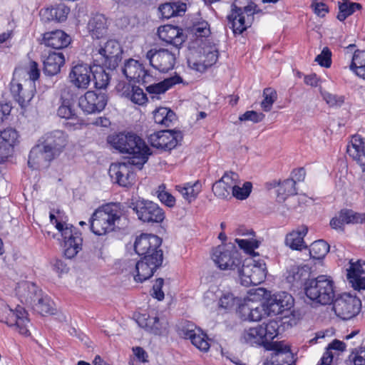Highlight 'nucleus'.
Returning <instances> with one entry per match:
<instances>
[{
	"mask_svg": "<svg viewBox=\"0 0 365 365\" xmlns=\"http://www.w3.org/2000/svg\"><path fill=\"white\" fill-rule=\"evenodd\" d=\"M109 143L121 153L130 156L132 164L140 168L147 162L150 155V148L138 135L120 133L108 138Z\"/></svg>",
	"mask_w": 365,
	"mask_h": 365,
	"instance_id": "1",
	"label": "nucleus"
},
{
	"mask_svg": "<svg viewBox=\"0 0 365 365\" xmlns=\"http://www.w3.org/2000/svg\"><path fill=\"white\" fill-rule=\"evenodd\" d=\"M133 210L135 212L140 220L144 222H163L165 213L157 203L152 201L139 200L133 203Z\"/></svg>",
	"mask_w": 365,
	"mask_h": 365,
	"instance_id": "14",
	"label": "nucleus"
},
{
	"mask_svg": "<svg viewBox=\"0 0 365 365\" xmlns=\"http://www.w3.org/2000/svg\"><path fill=\"white\" fill-rule=\"evenodd\" d=\"M121 217L117 204H107L98 208L91 218V230L96 235H104L113 232Z\"/></svg>",
	"mask_w": 365,
	"mask_h": 365,
	"instance_id": "4",
	"label": "nucleus"
},
{
	"mask_svg": "<svg viewBox=\"0 0 365 365\" xmlns=\"http://www.w3.org/2000/svg\"><path fill=\"white\" fill-rule=\"evenodd\" d=\"M126 268L134 277L135 282H143L150 278L162 263L160 254L155 253L153 257L141 258L139 261L130 260Z\"/></svg>",
	"mask_w": 365,
	"mask_h": 365,
	"instance_id": "9",
	"label": "nucleus"
},
{
	"mask_svg": "<svg viewBox=\"0 0 365 365\" xmlns=\"http://www.w3.org/2000/svg\"><path fill=\"white\" fill-rule=\"evenodd\" d=\"M98 70L93 71L92 76L94 81L95 87L98 89H104L110 81V76L106 73L102 66H99Z\"/></svg>",
	"mask_w": 365,
	"mask_h": 365,
	"instance_id": "52",
	"label": "nucleus"
},
{
	"mask_svg": "<svg viewBox=\"0 0 365 365\" xmlns=\"http://www.w3.org/2000/svg\"><path fill=\"white\" fill-rule=\"evenodd\" d=\"M240 299L235 297L234 294L230 292H222L219 302V308L226 311L231 310L235 307L236 305L239 304Z\"/></svg>",
	"mask_w": 365,
	"mask_h": 365,
	"instance_id": "50",
	"label": "nucleus"
},
{
	"mask_svg": "<svg viewBox=\"0 0 365 365\" xmlns=\"http://www.w3.org/2000/svg\"><path fill=\"white\" fill-rule=\"evenodd\" d=\"M158 34L160 39L178 49L185 40L182 30L172 25H164L159 27Z\"/></svg>",
	"mask_w": 365,
	"mask_h": 365,
	"instance_id": "26",
	"label": "nucleus"
},
{
	"mask_svg": "<svg viewBox=\"0 0 365 365\" xmlns=\"http://www.w3.org/2000/svg\"><path fill=\"white\" fill-rule=\"evenodd\" d=\"M308 227L301 225L288 233L285 237V245L292 250H302L307 247L304 238L307 235Z\"/></svg>",
	"mask_w": 365,
	"mask_h": 365,
	"instance_id": "37",
	"label": "nucleus"
},
{
	"mask_svg": "<svg viewBox=\"0 0 365 365\" xmlns=\"http://www.w3.org/2000/svg\"><path fill=\"white\" fill-rule=\"evenodd\" d=\"M65 63V57L62 53L51 52L43 61V73L47 76L58 74Z\"/></svg>",
	"mask_w": 365,
	"mask_h": 365,
	"instance_id": "38",
	"label": "nucleus"
},
{
	"mask_svg": "<svg viewBox=\"0 0 365 365\" xmlns=\"http://www.w3.org/2000/svg\"><path fill=\"white\" fill-rule=\"evenodd\" d=\"M321 95L326 103L331 108L341 107L345 101V98L342 95H337L326 91H322Z\"/></svg>",
	"mask_w": 365,
	"mask_h": 365,
	"instance_id": "58",
	"label": "nucleus"
},
{
	"mask_svg": "<svg viewBox=\"0 0 365 365\" xmlns=\"http://www.w3.org/2000/svg\"><path fill=\"white\" fill-rule=\"evenodd\" d=\"M50 222L61 234L63 240L64 255L72 259L82 249L83 239L81 233L71 224L62 221L53 214H50Z\"/></svg>",
	"mask_w": 365,
	"mask_h": 365,
	"instance_id": "5",
	"label": "nucleus"
},
{
	"mask_svg": "<svg viewBox=\"0 0 365 365\" xmlns=\"http://www.w3.org/2000/svg\"><path fill=\"white\" fill-rule=\"evenodd\" d=\"M132 160L128 163H112L109 168L110 178L120 186L128 187L134 183L135 174L133 172Z\"/></svg>",
	"mask_w": 365,
	"mask_h": 365,
	"instance_id": "16",
	"label": "nucleus"
},
{
	"mask_svg": "<svg viewBox=\"0 0 365 365\" xmlns=\"http://www.w3.org/2000/svg\"><path fill=\"white\" fill-rule=\"evenodd\" d=\"M262 11L250 0H235L227 15L228 26L235 34H242L250 28L255 16L262 14Z\"/></svg>",
	"mask_w": 365,
	"mask_h": 365,
	"instance_id": "3",
	"label": "nucleus"
},
{
	"mask_svg": "<svg viewBox=\"0 0 365 365\" xmlns=\"http://www.w3.org/2000/svg\"><path fill=\"white\" fill-rule=\"evenodd\" d=\"M262 329V336L266 343V349L269 344H272V340L278 334V323L274 320H271L267 324L259 325Z\"/></svg>",
	"mask_w": 365,
	"mask_h": 365,
	"instance_id": "47",
	"label": "nucleus"
},
{
	"mask_svg": "<svg viewBox=\"0 0 365 365\" xmlns=\"http://www.w3.org/2000/svg\"><path fill=\"white\" fill-rule=\"evenodd\" d=\"M40 292L36 284L28 281L20 282L16 287V295L21 302L28 304L36 302V297Z\"/></svg>",
	"mask_w": 365,
	"mask_h": 365,
	"instance_id": "33",
	"label": "nucleus"
},
{
	"mask_svg": "<svg viewBox=\"0 0 365 365\" xmlns=\"http://www.w3.org/2000/svg\"><path fill=\"white\" fill-rule=\"evenodd\" d=\"M36 299V302H34L31 305L34 307L37 312L41 314H53L52 302L48 298L42 297L41 291Z\"/></svg>",
	"mask_w": 365,
	"mask_h": 365,
	"instance_id": "51",
	"label": "nucleus"
},
{
	"mask_svg": "<svg viewBox=\"0 0 365 365\" xmlns=\"http://www.w3.org/2000/svg\"><path fill=\"white\" fill-rule=\"evenodd\" d=\"M218 58V51L215 46H210L203 48L202 54L199 56V59L195 55L187 58L188 66L196 71L202 73L208 67L214 65Z\"/></svg>",
	"mask_w": 365,
	"mask_h": 365,
	"instance_id": "21",
	"label": "nucleus"
},
{
	"mask_svg": "<svg viewBox=\"0 0 365 365\" xmlns=\"http://www.w3.org/2000/svg\"><path fill=\"white\" fill-rule=\"evenodd\" d=\"M350 69L357 76L365 80V51L357 50L354 52Z\"/></svg>",
	"mask_w": 365,
	"mask_h": 365,
	"instance_id": "45",
	"label": "nucleus"
},
{
	"mask_svg": "<svg viewBox=\"0 0 365 365\" xmlns=\"http://www.w3.org/2000/svg\"><path fill=\"white\" fill-rule=\"evenodd\" d=\"M362 6L359 3H352L348 1L339 3V11L336 18L340 21H344L348 16L353 14L356 11L360 10Z\"/></svg>",
	"mask_w": 365,
	"mask_h": 365,
	"instance_id": "49",
	"label": "nucleus"
},
{
	"mask_svg": "<svg viewBox=\"0 0 365 365\" xmlns=\"http://www.w3.org/2000/svg\"><path fill=\"white\" fill-rule=\"evenodd\" d=\"M138 324L147 331L155 335H162L167 331V322L155 315L140 314L136 317Z\"/></svg>",
	"mask_w": 365,
	"mask_h": 365,
	"instance_id": "24",
	"label": "nucleus"
},
{
	"mask_svg": "<svg viewBox=\"0 0 365 365\" xmlns=\"http://www.w3.org/2000/svg\"><path fill=\"white\" fill-rule=\"evenodd\" d=\"M68 143V135L60 130H56L46 133L43 136L42 148L36 146L30 151L28 164L36 169L40 163L38 155L46 161H51L58 157Z\"/></svg>",
	"mask_w": 365,
	"mask_h": 365,
	"instance_id": "2",
	"label": "nucleus"
},
{
	"mask_svg": "<svg viewBox=\"0 0 365 365\" xmlns=\"http://www.w3.org/2000/svg\"><path fill=\"white\" fill-rule=\"evenodd\" d=\"M348 155L365 171V140L359 135H354L347 145Z\"/></svg>",
	"mask_w": 365,
	"mask_h": 365,
	"instance_id": "29",
	"label": "nucleus"
},
{
	"mask_svg": "<svg viewBox=\"0 0 365 365\" xmlns=\"http://www.w3.org/2000/svg\"><path fill=\"white\" fill-rule=\"evenodd\" d=\"M304 290L309 299L324 305L331 304L335 297L334 282L326 275L310 279Z\"/></svg>",
	"mask_w": 365,
	"mask_h": 365,
	"instance_id": "6",
	"label": "nucleus"
},
{
	"mask_svg": "<svg viewBox=\"0 0 365 365\" xmlns=\"http://www.w3.org/2000/svg\"><path fill=\"white\" fill-rule=\"evenodd\" d=\"M237 272L242 285L245 287L260 284L264 281L267 272L264 260L252 258L246 259Z\"/></svg>",
	"mask_w": 365,
	"mask_h": 365,
	"instance_id": "7",
	"label": "nucleus"
},
{
	"mask_svg": "<svg viewBox=\"0 0 365 365\" xmlns=\"http://www.w3.org/2000/svg\"><path fill=\"white\" fill-rule=\"evenodd\" d=\"M264 304L267 309V315H277L292 307L293 298L287 292H281L272 295L264 302Z\"/></svg>",
	"mask_w": 365,
	"mask_h": 365,
	"instance_id": "22",
	"label": "nucleus"
},
{
	"mask_svg": "<svg viewBox=\"0 0 365 365\" xmlns=\"http://www.w3.org/2000/svg\"><path fill=\"white\" fill-rule=\"evenodd\" d=\"M162 240L157 235L152 234H142L136 237L134 243L135 252L138 254H148V250H155L160 247Z\"/></svg>",
	"mask_w": 365,
	"mask_h": 365,
	"instance_id": "31",
	"label": "nucleus"
},
{
	"mask_svg": "<svg viewBox=\"0 0 365 365\" xmlns=\"http://www.w3.org/2000/svg\"><path fill=\"white\" fill-rule=\"evenodd\" d=\"M189 0H175L165 3L159 7L162 18L170 19L175 16H181L186 10L187 2Z\"/></svg>",
	"mask_w": 365,
	"mask_h": 365,
	"instance_id": "39",
	"label": "nucleus"
},
{
	"mask_svg": "<svg viewBox=\"0 0 365 365\" xmlns=\"http://www.w3.org/2000/svg\"><path fill=\"white\" fill-rule=\"evenodd\" d=\"M263 98L261 107L264 111L269 112L277 99V91L272 88H266L263 91Z\"/></svg>",
	"mask_w": 365,
	"mask_h": 365,
	"instance_id": "54",
	"label": "nucleus"
},
{
	"mask_svg": "<svg viewBox=\"0 0 365 365\" xmlns=\"http://www.w3.org/2000/svg\"><path fill=\"white\" fill-rule=\"evenodd\" d=\"M349 264V268L347 269L348 281L355 290L365 289V277L362 276L365 273V262L361 260L354 262L351 260Z\"/></svg>",
	"mask_w": 365,
	"mask_h": 365,
	"instance_id": "28",
	"label": "nucleus"
},
{
	"mask_svg": "<svg viewBox=\"0 0 365 365\" xmlns=\"http://www.w3.org/2000/svg\"><path fill=\"white\" fill-rule=\"evenodd\" d=\"M238 312L242 320L252 322L260 321L262 317L267 315V309L264 303L246 302L239 306Z\"/></svg>",
	"mask_w": 365,
	"mask_h": 365,
	"instance_id": "27",
	"label": "nucleus"
},
{
	"mask_svg": "<svg viewBox=\"0 0 365 365\" xmlns=\"http://www.w3.org/2000/svg\"><path fill=\"white\" fill-rule=\"evenodd\" d=\"M329 251V245L323 240H319L312 243L309 249L310 257L313 259H321L324 258Z\"/></svg>",
	"mask_w": 365,
	"mask_h": 365,
	"instance_id": "48",
	"label": "nucleus"
},
{
	"mask_svg": "<svg viewBox=\"0 0 365 365\" xmlns=\"http://www.w3.org/2000/svg\"><path fill=\"white\" fill-rule=\"evenodd\" d=\"M237 175L235 173H225L222 178L212 186L215 196L220 198H227L232 194V187Z\"/></svg>",
	"mask_w": 365,
	"mask_h": 365,
	"instance_id": "32",
	"label": "nucleus"
},
{
	"mask_svg": "<svg viewBox=\"0 0 365 365\" xmlns=\"http://www.w3.org/2000/svg\"><path fill=\"white\" fill-rule=\"evenodd\" d=\"M138 324L147 331L155 335H162L167 331V322L155 315L140 314L136 317Z\"/></svg>",
	"mask_w": 365,
	"mask_h": 365,
	"instance_id": "25",
	"label": "nucleus"
},
{
	"mask_svg": "<svg viewBox=\"0 0 365 365\" xmlns=\"http://www.w3.org/2000/svg\"><path fill=\"white\" fill-rule=\"evenodd\" d=\"M93 71L87 64L79 63L72 67L69 75V81L78 89H86L89 86Z\"/></svg>",
	"mask_w": 365,
	"mask_h": 365,
	"instance_id": "23",
	"label": "nucleus"
},
{
	"mask_svg": "<svg viewBox=\"0 0 365 365\" xmlns=\"http://www.w3.org/2000/svg\"><path fill=\"white\" fill-rule=\"evenodd\" d=\"M11 91L21 108L26 107L34 97V91H25L21 83L12 81Z\"/></svg>",
	"mask_w": 365,
	"mask_h": 365,
	"instance_id": "42",
	"label": "nucleus"
},
{
	"mask_svg": "<svg viewBox=\"0 0 365 365\" xmlns=\"http://www.w3.org/2000/svg\"><path fill=\"white\" fill-rule=\"evenodd\" d=\"M181 139L182 134L180 131L171 130L158 131L148 136L150 145L162 150L173 149Z\"/></svg>",
	"mask_w": 365,
	"mask_h": 365,
	"instance_id": "17",
	"label": "nucleus"
},
{
	"mask_svg": "<svg viewBox=\"0 0 365 365\" xmlns=\"http://www.w3.org/2000/svg\"><path fill=\"white\" fill-rule=\"evenodd\" d=\"M236 243L238 246L243 250L247 254L252 256L257 255L255 250L258 248L260 242L256 239H236Z\"/></svg>",
	"mask_w": 365,
	"mask_h": 365,
	"instance_id": "56",
	"label": "nucleus"
},
{
	"mask_svg": "<svg viewBox=\"0 0 365 365\" xmlns=\"http://www.w3.org/2000/svg\"><path fill=\"white\" fill-rule=\"evenodd\" d=\"M123 96L132 103L139 106L144 105L148 101L143 90L138 86H127L123 92Z\"/></svg>",
	"mask_w": 365,
	"mask_h": 365,
	"instance_id": "44",
	"label": "nucleus"
},
{
	"mask_svg": "<svg viewBox=\"0 0 365 365\" xmlns=\"http://www.w3.org/2000/svg\"><path fill=\"white\" fill-rule=\"evenodd\" d=\"M18 138V133L13 128H6L0 132V143H2L11 151Z\"/></svg>",
	"mask_w": 365,
	"mask_h": 365,
	"instance_id": "53",
	"label": "nucleus"
},
{
	"mask_svg": "<svg viewBox=\"0 0 365 365\" xmlns=\"http://www.w3.org/2000/svg\"><path fill=\"white\" fill-rule=\"evenodd\" d=\"M277 200L279 202L284 201L289 196L297 194L295 188V180L286 179L278 183Z\"/></svg>",
	"mask_w": 365,
	"mask_h": 365,
	"instance_id": "46",
	"label": "nucleus"
},
{
	"mask_svg": "<svg viewBox=\"0 0 365 365\" xmlns=\"http://www.w3.org/2000/svg\"><path fill=\"white\" fill-rule=\"evenodd\" d=\"M264 118V115L262 113H257L254 110L246 111L244 114L239 117L240 121L250 120L253 123L261 122Z\"/></svg>",
	"mask_w": 365,
	"mask_h": 365,
	"instance_id": "63",
	"label": "nucleus"
},
{
	"mask_svg": "<svg viewBox=\"0 0 365 365\" xmlns=\"http://www.w3.org/2000/svg\"><path fill=\"white\" fill-rule=\"evenodd\" d=\"M182 82L180 76H174L165 78L161 82L153 83L146 87V91L150 95L152 100L160 99V95L164 94L172 86Z\"/></svg>",
	"mask_w": 365,
	"mask_h": 365,
	"instance_id": "36",
	"label": "nucleus"
},
{
	"mask_svg": "<svg viewBox=\"0 0 365 365\" xmlns=\"http://www.w3.org/2000/svg\"><path fill=\"white\" fill-rule=\"evenodd\" d=\"M155 123L169 127L176 120L175 113L168 108H158L153 111Z\"/></svg>",
	"mask_w": 365,
	"mask_h": 365,
	"instance_id": "43",
	"label": "nucleus"
},
{
	"mask_svg": "<svg viewBox=\"0 0 365 365\" xmlns=\"http://www.w3.org/2000/svg\"><path fill=\"white\" fill-rule=\"evenodd\" d=\"M262 331L259 325L245 329L242 334L240 341L242 343L251 346H262L266 349V343L262 336Z\"/></svg>",
	"mask_w": 365,
	"mask_h": 365,
	"instance_id": "40",
	"label": "nucleus"
},
{
	"mask_svg": "<svg viewBox=\"0 0 365 365\" xmlns=\"http://www.w3.org/2000/svg\"><path fill=\"white\" fill-rule=\"evenodd\" d=\"M315 61L321 66L329 68L331 65V52L330 49L328 47H324L321 53L316 57Z\"/></svg>",
	"mask_w": 365,
	"mask_h": 365,
	"instance_id": "61",
	"label": "nucleus"
},
{
	"mask_svg": "<svg viewBox=\"0 0 365 365\" xmlns=\"http://www.w3.org/2000/svg\"><path fill=\"white\" fill-rule=\"evenodd\" d=\"M57 115L62 118L74 119L76 118L75 109L68 100H63L57 110Z\"/></svg>",
	"mask_w": 365,
	"mask_h": 365,
	"instance_id": "59",
	"label": "nucleus"
},
{
	"mask_svg": "<svg viewBox=\"0 0 365 365\" xmlns=\"http://www.w3.org/2000/svg\"><path fill=\"white\" fill-rule=\"evenodd\" d=\"M122 72L127 79L137 83H148L154 80L150 72L145 70L141 63L133 58H130L125 63Z\"/></svg>",
	"mask_w": 365,
	"mask_h": 365,
	"instance_id": "20",
	"label": "nucleus"
},
{
	"mask_svg": "<svg viewBox=\"0 0 365 365\" xmlns=\"http://www.w3.org/2000/svg\"><path fill=\"white\" fill-rule=\"evenodd\" d=\"M360 299L349 293H344L333 304L335 314L343 320H349L354 317L361 309Z\"/></svg>",
	"mask_w": 365,
	"mask_h": 365,
	"instance_id": "13",
	"label": "nucleus"
},
{
	"mask_svg": "<svg viewBox=\"0 0 365 365\" xmlns=\"http://www.w3.org/2000/svg\"><path fill=\"white\" fill-rule=\"evenodd\" d=\"M252 183L250 182H246L243 184V186L239 187L234 183V187H232V196L239 200H245L246 199L250 194L252 190Z\"/></svg>",
	"mask_w": 365,
	"mask_h": 365,
	"instance_id": "60",
	"label": "nucleus"
},
{
	"mask_svg": "<svg viewBox=\"0 0 365 365\" xmlns=\"http://www.w3.org/2000/svg\"><path fill=\"white\" fill-rule=\"evenodd\" d=\"M26 71L29 79L33 82L39 78L41 72L38 65L36 61H31L26 66Z\"/></svg>",
	"mask_w": 365,
	"mask_h": 365,
	"instance_id": "64",
	"label": "nucleus"
},
{
	"mask_svg": "<svg viewBox=\"0 0 365 365\" xmlns=\"http://www.w3.org/2000/svg\"><path fill=\"white\" fill-rule=\"evenodd\" d=\"M192 30L197 37H207L210 34V26L205 21L194 24Z\"/></svg>",
	"mask_w": 365,
	"mask_h": 365,
	"instance_id": "62",
	"label": "nucleus"
},
{
	"mask_svg": "<svg viewBox=\"0 0 365 365\" xmlns=\"http://www.w3.org/2000/svg\"><path fill=\"white\" fill-rule=\"evenodd\" d=\"M340 217H342L345 224L363 223L365 222L364 213L356 212L351 210H341Z\"/></svg>",
	"mask_w": 365,
	"mask_h": 365,
	"instance_id": "55",
	"label": "nucleus"
},
{
	"mask_svg": "<svg viewBox=\"0 0 365 365\" xmlns=\"http://www.w3.org/2000/svg\"><path fill=\"white\" fill-rule=\"evenodd\" d=\"M122 48L118 41L108 40L103 46L96 49L95 53V61L99 66H104L108 69L115 68L122 58Z\"/></svg>",
	"mask_w": 365,
	"mask_h": 365,
	"instance_id": "11",
	"label": "nucleus"
},
{
	"mask_svg": "<svg viewBox=\"0 0 365 365\" xmlns=\"http://www.w3.org/2000/svg\"><path fill=\"white\" fill-rule=\"evenodd\" d=\"M109 22L108 19L101 14L93 15L88 23V30L92 38H101L108 32Z\"/></svg>",
	"mask_w": 365,
	"mask_h": 365,
	"instance_id": "30",
	"label": "nucleus"
},
{
	"mask_svg": "<svg viewBox=\"0 0 365 365\" xmlns=\"http://www.w3.org/2000/svg\"><path fill=\"white\" fill-rule=\"evenodd\" d=\"M108 103V96L102 91H88L78 98V106L86 114L98 113Z\"/></svg>",
	"mask_w": 365,
	"mask_h": 365,
	"instance_id": "15",
	"label": "nucleus"
},
{
	"mask_svg": "<svg viewBox=\"0 0 365 365\" xmlns=\"http://www.w3.org/2000/svg\"><path fill=\"white\" fill-rule=\"evenodd\" d=\"M178 55V48L170 47V48L150 49L145 56L153 68L161 73H167L174 68Z\"/></svg>",
	"mask_w": 365,
	"mask_h": 365,
	"instance_id": "8",
	"label": "nucleus"
},
{
	"mask_svg": "<svg viewBox=\"0 0 365 365\" xmlns=\"http://www.w3.org/2000/svg\"><path fill=\"white\" fill-rule=\"evenodd\" d=\"M267 350L273 351L269 360L263 365H291L293 361V354L288 344L284 341H275L269 344Z\"/></svg>",
	"mask_w": 365,
	"mask_h": 365,
	"instance_id": "18",
	"label": "nucleus"
},
{
	"mask_svg": "<svg viewBox=\"0 0 365 365\" xmlns=\"http://www.w3.org/2000/svg\"><path fill=\"white\" fill-rule=\"evenodd\" d=\"M179 334L185 339H190L192 344L202 351H207L210 349L207 334L192 323L185 322L182 324L179 329Z\"/></svg>",
	"mask_w": 365,
	"mask_h": 365,
	"instance_id": "19",
	"label": "nucleus"
},
{
	"mask_svg": "<svg viewBox=\"0 0 365 365\" xmlns=\"http://www.w3.org/2000/svg\"><path fill=\"white\" fill-rule=\"evenodd\" d=\"M0 321L5 322L9 326L16 325L20 334L27 335L29 333L28 325L29 319L25 309L17 306L12 309L2 299H0Z\"/></svg>",
	"mask_w": 365,
	"mask_h": 365,
	"instance_id": "10",
	"label": "nucleus"
},
{
	"mask_svg": "<svg viewBox=\"0 0 365 365\" xmlns=\"http://www.w3.org/2000/svg\"><path fill=\"white\" fill-rule=\"evenodd\" d=\"M212 259L220 269H239L242 259L233 245H219L212 253Z\"/></svg>",
	"mask_w": 365,
	"mask_h": 365,
	"instance_id": "12",
	"label": "nucleus"
},
{
	"mask_svg": "<svg viewBox=\"0 0 365 365\" xmlns=\"http://www.w3.org/2000/svg\"><path fill=\"white\" fill-rule=\"evenodd\" d=\"M175 190L188 202L191 203L198 196L202 190V184L199 180L185 182L175 186Z\"/></svg>",
	"mask_w": 365,
	"mask_h": 365,
	"instance_id": "41",
	"label": "nucleus"
},
{
	"mask_svg": "<svg viewBox=\"0 0 365 365\" xmlns=\"http://www.w3.org/2000/svg\"><path fill=\"white\" fill-rule=\"evenodd\" d=\"M69 13L70 8L68 6L63 4H59L41 9L40 16L41 19L45 21L62 22L67 19Z\"/></svg>",
	"mask_w": 365,
	"mask_h": 365,
	"instance_id": "34",
	"label": "nucleus"
},
{
	"mask_svg": "<svg viewBox=\"0 0 365 365\" xmlns=\"http://www.w3.org/2000/svg\"><path fill=\"white\" fill-rule=\"evenodd\" d=\"M70 43V36L61 30L46 32L43 36V43L54 49L66 48Z\"/></svg>",
	"mask_w": 365,
	"mask_h": 365,
	"instance_id": "35",
	"label": "nucleus"
},
{
	"mask_svg": "<svg viewBox=\"0 0 365 365\" xmlns=\"http://www.w3.org/2000/svg\"><path fill=\"white\" fill-rule=\"evenodd\" d=\"M156 195L159 200L169 207L175 205V198L166 189L165 184L160 185L156 190Z\"/></svg>",
	"mask_w": 365,
	"mask_h": 365,
	"instance_id": "57",
	"label": "nucleus"
}]
</instances>
